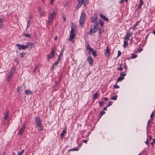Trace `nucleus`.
I'll return each instance as SVG.
<instances>
[{
    "mask_svg": "<svg viewBox=\"0 0 155 155\" xmlns=\"http://www.w3.org/2000/svg\"><path fill=\"white\" fill-rule=\"evenodd\" d=\"M35 122L36 124V126L38 127L39 131L43 130V128L42 126V121L41 120L39 117H36L35 118Z\"/></svg>",
    "mask_w": 155,
    "mask_h": 155,
    "instance_id": "f257e3e1",
    "label": "nucleus"
},
{
    "mask_svg": "<svg viewBox=\"0 0 155 155\" xmlns=\"http://www.w3.org/2000/svg\"><path fill=\"white\" fill-rule=\"evenodd\" d=\"M56 15V13L54 11L50 12L48 15V19L47 23L49 25H50L51 22H53V19L54 16Z\"/></svg>",
    "mask_w": 155,
    "mask_h": 155,
    "instance_id": "f03ea898",
    "label": "nucleus"
},
{
    "mask_svg": "<svg viewBox=\"0 0 155 155\" xmlns=\"http://www.w3.org/2000/svg\"><path fill=\"white\" fill-rule=\"evenodd\" d=\"M86 49L88 54H90L91 52L94 57H96L97 55L96 51L90 47L89 44L87 45Z\"/></svg>",
    "mask_w": 155,
    "mask_h": 155,
    "instance_id": "7ed1b4c3",
    "label": "nucleus"
},
{
    "mask_svg": "<svg viewBox=\"0 0 155 155\" xmlns=\"http://www.w3.org/2000/svg\"><path fill=\"white\" fill-rule=\"evenodd\" d=\"M78 3L77 6V8L79 9L80 8L83 4H84V6H86V4H88V0H77Z\"/></svg>",
    "mask_w": 155,
    "mask_h": 155,
    "instance_id": "20e7f679",
    "label": "nucleus"
},
{
    "mask_svg": "<svg viewBox=\"0 0 155 155\" xmlns=\"http://www.w3.org/2000/svg\"><path fill=\"white\" fill-rule=\"evenodd\" d=\"M75 28H74L72 27L71 28L70 36L68 40V41H71L72 42H74V40H73V39L75 37Z\"/></svg>",
    "mask_w": 155,
    "mask_h": 155,
    "instance_id": "39448f33",
    "label": "nucleus"
},
{
    "mask_svg": "<svg viewBox=\"0 0 155 155\" xmlns=\"http://www.w3.org/2000/svg\"><path fill=\"white\" fill-rule=\"evenodd\" d=\"M16 46L18 47V49L25 50L28 47V45L26 44L25 45H21L19 44H17Z\"/></svg>",
    "mask_w": 155,
    "mask_h": 155,
    "instance_id": "423d86ee",
    "label": "nucleus"
},
{
    "mask_svg": "<svg viewBox=\"0 0 155 155\" xmlns=\"http://www.w3.org/2000/svg\"><path fill=\"white\" fill-rule=\"evenodd\" d=\"M55 49V47L53 48L52 50L51 53L47 56L48 59L53 58L54 56Z\"/></svg>",
    "mask_w": 155,
    "mask_h": 155,
    "instance_id": "0eeeda50",
    "label": "nucleus"
},
{
    "mask_svg": "<svg viewBox=\"0 0 155 155\" xmlns=\"http://www.w3.org/2000/svg\"><path fill=\"white\" fill-rule=\"evenodd\" d=\"M25 128V124L23 125V126L21 127L20 130L18 132V134L19 135H22Z\"/></svg>",
    "mask_w": 155,
    "mask_h": 155,
    "instance_id": "6e6552de",
    "label": "nucleus"
},
{
    "mask_svg": "<svg viewBox=\"0 0 155 155\" xmlns=\"http://www.w3.org/2000/svg\"><path fill=\"white\" fill-rule=\"evenodd\" d=\"M87 61H88L89 64L92 66L93 65L94 60L93 58L91 57H88L87 59Z\"/></svg>",
    "mask_w": 155,
    "mask_h": 155,
    "instance_id": "1a4fd4ad",
    "label": "nucleus"
},
{
    "mask_svg": "<svg viewBox=\"0 0 155 155\" xmlns=\"http://www.w3.org/2000/svg\"><path fill=\"white\" fill-rule=\"evenodd\" d=\"M132 33L130 32L127 33L125 37L124 38V39H126L127 40H130L129 37L131 36L132 35Z\"/></svg>",
    "mask_w": 155,
    "mask_h": 155,
    "instance_id": "9d476101",
    "label": "nucleus"
},
{
    "mask_svg": "<svg viewBox=\"0 0 155 155\" xmlns=\"http://www.w3.org/2000/svg\"><path fill=\"white\" fill-rule=\"evenodd\" d=\"M86 18V15L85 13L84 12H83L81 16L80 19H81L85 20Z\"/></svg>",
    "mask_w": 155,
    "mask_h": 155,
    "instance_id": "9b49d317",
    "label": "nucleus"
},
{
    "mask_svg": "<svg viewBox=\"0 0 155 155\" xmlns=\"http://www.w3.org/2000/svg\"><path fill=\"white\" fill-rule=\"evenodd\" d=\"M97 31V30H95L94 29H91L89 32L87 33L88 34H92L96 32Z\"/></svg>",
    "mask_w": 155,
    "mask_h": 155,
    "instance_id": "f8f14e48",
    "label": "nucleus"
},
{
    "mask_svg": "<svg viewBox=\"0 0 155 155\" xmlns=\"http://www.w3.org/2000/svg\"><path fill=\"white\" fill-rule=\"evenodd\" d=\"M100 15L101 18L103 19L106 21H109L108 19L104 15L102 14L101 13Z\"/></svg>",
    "mask_w": 155,
    "mask_h": 155,
    "instance_id": "ddd939ff",
    "label": "nucleus"
},
{
    "mask_svg": "<svg viewBox=\"0 0 155 155\" xmlns=\"http://www.w3.org/2000/svg\"><path fill=\"white\" fill-rule=\"evenodd\" d=\"M105 54L107 57L109 56L110 55V51L108 49V46L107 47V49L105 51Z\"/></svg>",
    "mask_w": 155,
    "mask_h": 155,
    "instance_id": "4468645a",
    "label": "nucleus"
},
{
    "mask_svg": "<svg viewBox=\"0 0 155 155\" xmlns=\"http://www.w3.org/2000/svg\"><path fill=\"white\" fill-rule=\"evenodd\" d=\"M15 68H12L11 70L10 71V72L9 74L13 75L15 71Z\"/></svg>",
    "mask_w": 155,
    "mask_h": 155,
    "instance_id": "2eb2a0df",
    "label": "nucleus"
},
{
    "mask_svg": "<svg viewBox=\"0 0 155 155\" xmlns=\"http://www.w3.org/2000/svg\"><path fill=\"white\" fill-rule=\"evenodd\" d=\"M97 19V17L96 15H94L92 17L91 19V21L92 22H95L96 21Z\"/></svg>",
    "mask_w": 155,
    "mask_h": 155,
    "instance_id": "dca6fc26",
    "label": "nucleus"
},
{
    "mask_svg": "<svg viewBox=\"0 0 155 155\" xmlns=\"http://www.w3.org/2000/svg\"><path fill=\"white\" fill-rule=\"evenodd\" d=\"M85 20L81 19L80 20L79 25L80 27L83 26L84 24V21Z\"/></svg>",
    "mask_w": 155,
    "mask_h": 155,
    "instance_id": "f3484780",
    "label": "nucleus"
},
{
    "mask_svg": "<svg viewBox=\"0 0 155 155\" xmlns=\"http://www.w3.org/2000/svg\"><path fill=\"white\" fill-rule=\"evenodd\" d=\"M26 44L28 45V47L30 46L31 48H33L35 46V45L33 43L31 42H28L26 43Z\"/></svg>",
    "mask_w": 155,
    "mask_h": 155,
    "instance_id": "a211bd4d",
    "label": "nucleus"
},
{
    "mask_svg": "<svg viewBox=\"0 0 155 155\" xmlns=\"http://www.w3.org/2000/svg\"><path fill=\"white\" fill-rule=\"evenodd\" d=\"M4 19L2 18H0V28H2L3 26V22H4Z\"/></svg>",
    "mask_w": 155,
    "mask_h": 155,
    "instance_id": "6ab92c4d",
    "label": "nucleus"
},
{
    "mask_svg": "<svg viewBox=\"0 0 155 155\" xmlns=\"http://www.w3.org/2000/svg\"><path fill=\"white\" fill-rule=\"evenodd\" d=\"M66 132H67V129L66 128L64 129L63 130V132L61 134V135H60L61 137H63V136H64V134H65L66 133Z\"/></svg>",
    "mask_w": 155,
    "mask_h": 155,
    "instance_id": "aec40b11",
    "label": "nucleus"
},
{
    "mask_svg": "<svg viewBox=\"0 0 155 155\" xmlns=\"http://www.w3.org/2000/svg\"><path fill=\"white\" fill-rule=\"evenodd\" d=\"M41 8H39L38 11L39 12L40 15L41 16H42L43 15V14L44 13V12L42 11H41Z\"/></svg>",
    "mask_w": 155,
    "mask_h": 155,
    "instance_id": "412c9836",
    "label": "nucleus"
},
{
    "mask_svg": "<svg viewBox=\"0 0 155 155\" xmlns=\"http://www.w3.org/2000/svg\"><path fill=\"white\" fill-rule=\"evenodd\" d=\"M98 32L100 35H101L102 33H103L104 32V30L102 28H100L98 27Z\"/></svg>",
    "mask_w": 155,
    "mask_h": 155,
    "instance_id": "4be33fe9",
    "label": "nucleus"
},
{
    "mask_svg": "<svg viewBox=\"0 0 155 155\" xmlns=\"http://www.w3.org/2000/svg\"><path fill=\"white\" fill-rule=\"evenodd\" d=\"M13 75L9 74L7 78V81H9L11 79L12 77H13Z\"/></svg>",
    "mask_w": 155,
    "mask_h": 155,
    "instance_id": "5701e85b",
    "label": "nucleus"
},
{
    "mask_svg": "<svg viewBox=\"0 0 155 155\" xmlns=\"http://www.w3.org/2000/svg\"><path fill=\"white\" fill-rule=\"evenodd\" d=\"M60 60V57H59L57 61H56V62H55L53 64L52 66V68H53V66H54V65H58V63L59 62V61Z\"/></svg>",
    "mask_w": 155,
    "mask_h": 155,
    "instance_id": "b1692460",
    "label": "nucleus"
},
{
    "mask_svg": "<svg viewBox=\"0 0 155 155\" xmlns=\"http://www.w3.org/2000/svg\"><path fill=\"white\" fill-rule=\"evenodd\" d=\"M127 44H128V42L127 41L124 40V45H123V47L124 48H126L127 47Z\"/></svg>",
    "mask_w": 155,
    "mask_h": 155,
    "instance_id": "393cba45",
    "label": "nucleus"
},
{
    "mask_svg": "<svg viewBox=\"0 0 155 155\" xmlns=\"http://www.w3.org/2000/svg\"><path fill=\"white\" fill-rule=\"evenodd\" d=\"M23 36L27 37L28 38H30V35L28 34L25 33L23 34Z\"/></svg>",
    "mask_w": 155,
    "mask_h": 155,
    "instance_id": "a878e982",
    "label": "nucleus"
},
{
    "mask_svg": "<svg viewBox=\"0 0 155 155\" xmlns=\"http://www.w3.org/2000/svg\"><path fill=\"white\" fill-rule=\"evenodd\" d=\"M99 25L101 27H102L103 26L104 23L102 20L101 19L99 20Z\"/></svg>",
    "mask_w": 155,
    "mask_h": 155,
    "instance_id": "bb28decb",
    "label": "nucleus"
},
{
    "mask_svg": "<svg viewBox=\"0 0 155 155\" xmlns=\"http://www.w3.org/2000/svg\"><path fill=\"white\" fill-rule=\"evenodd\" d=\"M25 92L27 95H30L32 93V92L31 91H29L28 90H25Z\"/></svg>",
    "mask_w": 155,
    "mask_h": 155,
    "instance_id": "cd10ccee",
    "label": "nucleus"
},
{
    "mask_svg": "<svg viewBox=\"0 0 155 155\" xmlns=\"http://www.w3.org/2000/svg\"><path fill=\"white\" fill-rule=\"evenodd\" d=\"M8 112H9L8 111L7 112V113L5 115L4 117V120H7L8 119Z\"/></svg>",
    "mask_w": 155,
    "mask_h": 155,
    "instance_id": "c85d7f7f",
    "label": "nucleus"
},
{
    "mask_svg": "<svg viewBox=\"0 0 155 155\" xmlns=\"http://www.w3.org/2000/svg\"><path fill=\"white\" fill-rule=\"evenodd\" d=\"M98 93L97 92L94 95L93 97V99L94 100L97 98V97L98 96Z\"/></svg>",
    "mask_w": 155,
    "mask_h": 155,
    "instance_id": "c756f323",
    "label": "nucleus"
},
{
    "mask_svg": "<svg viewBox=\"0 0 155 155\" xmlns=\"http://www.w3.org/2000/svg\"><path fill=\"white\" fill-rule=\"evenodd\" d=\"M79 149L78 147H76L75 148H74L73 149H71L70 150H69V152L70 151H78Z\"/></svg>",
    "mask_w": 155,
    "mask_h": 155,
    "instance_id": "7c9ffc66",
    "label": "nucleus"
},
{
    "mask_svg": "<svg viewBox=\"0 0 155 155\" xmlns=\"http://www.w3.org/2000/svg\"><path fill=\"white\" fill-rule=\"evenodd\" d=\"M105 113V112L104 110H102L100 112V114H99V115H100V118Z\"/></svg>",
    "mask_w": 155,
    "mask_h": 155,
    "instance_id": "2f4dec72",
    "label": "nucleus"
},
{
    "mask_svg": "<svg viewBox=\"0 0 155 155\" xmlns=\"http://www.w3.org/2000/svg\"><path fill=\"white\" fill-rule=\"evenodd\" d=\"M124 78L121 77L120 76V77L118 78L117 82H118L119 81H122L124 79Z\"/></svg>",
    "mask_w": 155,
    "mask_h": 155,
    "instance_id": "473e14b6",
    "label": "nucleus"
},
{
    "mask_svg": "<svg viewBox=\"0 0 155 155\" xmlns=\"http://www.w3.org/2000/svg\"><path fill=\"white\" fill-rule=\"evenodd\" d=\"M126 75V74L124 72H121L120 74V76L121 77H123Z\"/></svg>",
    "mask_w": 155,
    "mask_h": 155,
    "instance_id": "72a5a7b5",
    "label": "nucleus"
},
{
    "mask_svg": "<svg viewBox=\"0 0 155 155\" xmlns=\"http://www.w3.org/2000/svg\"><path fill=\"white\" fill-rule=\"evenodd\" d=\"M118 96L115 95L114 96L111 98V99L114 100H116L117 99Z\"/></svg>",
    "mask_w": 155,
    "mask_h": 155,
    "instance_id": "f704fd0d",
    "label": "nucleus"
},
{
    "mask_svg": "<svg viewBox=\"0 0 155 155\" xmlns=\"http://www.w3.org/2000/svg\"><path fill=\"white\" fill-rule=\"evenodd\" d=\"M119 66H120V68H117V70H119L120 71H122L123 70V68H122L121 64H119Z\"/></svg>",
    "mask_w": 155,
    "mask_h": 155,
    "instance_id": "c9c22d12",
    "label": "nucleus"
},
{
    "mask_svg": "<svg viewBox=\"0 0 155 155\" xmlns=\"http://www.w3.org/2000/svg\"><path fill=\"white\" fill-rule=\"evenodd\" d=\"M94 25H95V26H96L97 27H99L98 26V23L97 21H96L94 22Z\"/></svg>",
    "mask_w": 155,
    "mask_h": 155,
    "instance_id": "e433bc0d",
    "label": "nucleus"
},
{
    "mask_svg": "<svg viewBox=\"0 0 155 155\" xmlns=\"http://www.w3.org/2000/svg\"><path fill=\"white\" fill-rule=\"evenodd\" d=\"M112 104H113V103L112 102H111V101L109 102L107 106V107H109Z\"/></svg>",
    "mask_w": 155,
    "mask_h": 155,
    "instance_id": "4c0bfd02",
    "label": "nucleus"
},
{
    "mask_svg": "<svg viewBox=\"0 0 155 155\" xmlns=\"http://www.w3.org/2000/svg\"><path fill=\"white\" fill-rule=\"evenodd\" d=\"M38 67V65H36L35 67L33 70V72L34 73H35L36 71V70H37V69Z\"/></svg>",
    "mask_w": 155,
    "mask_h": 155,
    "instance_id": "58836bf2",
    "label": "nucleus"
},
{
    "mask_svg": "<svg viewBox=\"0 0 155 155\" xmlns=\"http://www.w3.org/2000/svg\"><path fill=\"white\" fill-rule=\"evenodd\" d=\"M26 54V53H23L22 52V53H21L20 54V57L21 58H23L24 55H25Z\"/></svg>",
    "mask_w": 155,
    "mask_h": 155,
    "instance_id": "ea45409f",
    "label": "nucleus"
},
{
    "mask_svg": "<svg viewBox=\"0 0 155 155\" xmlns=\"http://www.w3.org/2000/svg\"><path fill=\"white\" fill-rule=\"evenodd\" d=\"M123 66L125 69V71L126 72L127 70V66L126 64L125 63H124V64Z\"/></svg>",
    "mask_w": 155,
    "mask_h": 155,
    "instance_id": "a19ab883",
    "label": "nucleus"
},
{
    "mask_svg": "<svg viewBox=\"0 0 155 155\" xmlns=\"http://www.w3.org/2000/svg\"><path fill=\"white\" fill-rule=\"evenodd\" d=\"M137 57V55L134 54H133L131 56V58H136V57Z\"/></svg>",
    "mask_w": 155,
    "mask_h": 155,
    "instance_id": "79ce46f5",
    "label": "nucleus"
},
{
    "mask_svg": "<svg viewBox=\"0 0 155 155\" xmlns=\"http://www.w3.org/2000/svg\"><path fill=\"white\" fill-rule=\"evenodd\" d=\"M24 150H22L21 152L18 153V155H21V154L24 152Z\"/></svg>",
    "mask_w": 155,
    "mask_h": 155,
    "instance_id": "37998d69",
    "label": "nucleus"
},
{
    "mask_svg": "<svg viewBox=\"0 0 155 155\" xmlns=\"http://www.w3.org/2000/svg\"><path fill=\"white\" fill-rule=\"evenodd\" d=\"M104 103V102L103 101L100 102L99 103V104H100V107H101L103 104Z\"/></svg>",
    "mask_w": 155,
    "mask_h": 155,
    "instance_id": "c03bdc74",
    "label": "nucleus"
},
{
    "mask_svg": "<svg viewBox=\"0 0 155 155\" xmlns=\"http://www.w3.org/2000/svg\"><path fill=\"white\" fill-rule=\"evenodd\" d=\"M30 20H29L28 21L27 28H29V26L30 25Z\"/></svg>",
    "mask_w": 155,
    "mask_h": 155,
    "instance_id": "a18cd8bd",
    "label": "nucleus"
},
{
    "mask_svg": "<svg viewBox=\"0 0 155 155\" xmlns=\"http://www.w3.org/2000/svg\"><path fill=\"white\" fill-rule=\"evenodd\" d=\"M139 22L138 21H137L136 22V23H135L134 26V29L135 28V27L137 25H138L139 24Z\"/></svg>",
    "mask_w": 155,
    "mask_h": 155,
    "instance_id": "49530a36",
    "label": "nucleus"
},
{
    "mask_svg": "<svg viewBox=\"0 0 155 155\" xmlns=\"http://www.w3.org/2000/svg\"><path fill=\"white\" fill-rule=\"evenodd\" d=\"M121 54V52L119 50L118 51V55L117 56H120Z\"/></svg>",
    "mask_w": 155,
    "mask_h": 155,
    "instance_id": "de8ad7c7",
    "label": "nucleus"
},
{
    "mask_svg": "<svg viewBox=\"0 0 155 155\" xmlns=\"http://www.w3.org/2000/svg\"><path fill=\"white\" fill-rule=\"evenodd\" d=\"M114 88H119V86L117 85H116L114 86Z\"/></svg>",
    "mask_w": 155,
    "mask_h": 155,
    "instance_id": "09e8293b",
    "label": "nucleus"
},
{
    "mask_svg": "<svg viewBox=\"0 0 155 155\" xmlns=\"http://www.w3.org/2000/svg\"><path fill=\"white\" fill-rule=\"evenodd\" d=\"M143 0H140V3H139V5H142L143 4Z\"/></svg>",
    "mask_w": 155,
    "mask_h": 155,
    "instance_id": "8fccbe9b",
    "label": "nucleus"
},
{
    "mask_svg": "<svg viewBox=\"0 0 155 155\" xmlns=\"http://www.w3.org/2000/svg\"><path fill=\"white\" fill-rule=\"evenodd\" d=\"M94 29H95V30H97V28H98V27H96V26H95V25H94V27H93Z\"/></svg>",
    "mask_w": 155,
    "mask_h": 155,
    "instance_id": "3c124183",
    "label": "nucleus"
},
{
    "mask_svg": "<svg viewBox=\"0 0 155 155\" xmlns=\"http://www.w3.org/2000/svg\"><path fill=\"white\" fill-rule=\"evenodd\" d=\"M108 99L107 97H104V100L105 101H107Z\"/></svg>",
    "mask_w": 155,
    "mask_h": 155,
    "instance_id": "603ef678",
    "label": "nucleus"
},
{
    "mask_svg": "<svg viewBox=\"0 0 155 155\" xmlns=\"http://www.w3.org/2000/svg\"><path fill=\"white\" fill-rule=\"evenodd\" d=\"M33 16L32 15H30V17H29V19L32 18H33Z\"/></svg>",
    "mask_w": 155,
    "mask_h": 155,
    "instance_id": "864d4df0",
    "label": "nucleus"
},
{
    "mask_svg": "<svg viewBox=\"0 0 155 155\" xmlns=\"http://www.w3.org/2000/svg\"><path fill=\"white\" fill-rule=\"evenodd\" d=\"M150 117L151 118H152L153 117V112H152L151 114Z\"/></svg>",
    "mask_w": 155,
    "mask_h": 155,
    "instance_id": "5fc2aeb1",
    "label": "nucleus"
},
{
    "mask_svg": "<svg viewBox=\"0 0 155 155\" xmlns=\"http://www.w3.org/2000/svg\"><path fill=\"white\" fill-rule=\"evenodd\" d=\"M145 142L147 144H148V139H147L146 141H145Z\"/></svg>",
    "mask_w": 155,
    "mask_h": 155,
    "instance_id": "6e6d98bb",
    "label": "nucleus"
},
{
    "mask_svg": "<svg viewBox=\"0 0 155 155\" xmlns=\"http://www.w3.org/2000/svg\"><path fill=\"white\" fill-rule=\"evenodd\" d=\"M143 50V49L142 48H141V49H139L138 51L140 53V52L142 50Z\"/></svg>",
    "mask_w": 155,
    "mask_h": 155,
    "instance_id": "4d7b16f0",
    "label": "nucleus"
},
{
    "mask_svg": "<svg viewBox=\"0 0 155 155\" xmlns=\"http://www.w3.org/2000/svg\"><path fill=\"white\" fill-rule=\"evenodd\" d=\"M151 122V120H149L147 122V124H150Z\"/></svg>",
    "mask_w": 155,
    "mask_h": 155,
    "instance_id": "13d9d810",
    "label": "nucleus"
},
{
    "mask_svg": "<svg viewBox=\"0 0 155 155\" xmlns=\"http://www.w3.org/2000/svg\"><path fill=\"white\" fill-rule=\"evenodd\" d=\"M141 5H140L139 4V5H138V9H139L141 7Z\"/></svg>",
    "mask_w": 155,
    "mask_h": 155,
    "instance_id": "bf43d9fd",
    "label": "nucleus"
},
{
    "mask_svg": "<svg viewBox=\"0 0 155 155\" xmlns=\"http://www.w3.org/2000/svg\"><path fill=\"white\" fill-rule=\"evenodd\" d=\"M63 51H61V54H60L59 56L62 55L63 54Z\"/></svg>",
    "mask_w": 155,
    "mask_h": 155,
    "instance_id": "052dcab7",
    "label": "nucleus"
},
{
    "mask_svg": "<svg viewBox=\"0 0 155 155\" xmlns=\"http://www.w3.org/2000/svg\"><path fill=\"white\" fill-rule=\"evenodd\" d=\"M54 0H50V1H51L50 4L51 5H52L53 4V2Z\"/></svg>",
    "mask_w": 155,
    "mask_h": 155,
    "instance_id": "680f3d73",
    "label": "nucleus"
},
{
    "mask_svg": "<svg viewBox=\"0 0 155 155\" xmlns=\"http://www.w3.org/2000/svg\"><path fill=\"white\" fill-rule=\"evenodd\" d=\"M88 141V140H83V142L84 143H87V142Z\"/></svg>",
    "mask_w": 155,
    "mask_h": 155,
    "instance_id": "e2e57ef3",
    "label": "nucleus"
},
{
    "mask_svg": "<svg viewBox=\"0 0 155 155\" xmlns=\"http://www.w3.org/2000/svg\"><path fill=\"white\" fill-rule=\"evenodd\" d=\"M63 20L64 21H66V18L64 17H63Z\"/></svg>",
    "mask_w": 155,
    "mask_h": 155,
    "instance_id": "0e129e2a",
    "label": "nucleus"
},
{
    "mask_svg": "<svg viewBox=\"0 0 155 155\" xmlns=\"http://www.w3.org/2000/svg\"><path fill=\"white\" fill-rule=\"evenodd\" d=\"M19 88H19V87H17V91L18 92H19V90H19Z\"/></svg>",
    "mask_w": 155,
    "mask_h": 155,
    "instance_id": "69168bd1",
    "label": "nucleus"
},
{
    "mask_svg": "<svg viewBox=\"0 0 155 155\" xmlns=\"http://www.w3.org/2000/svg\"><path fill=\"white\" fill-rule=\"evenodd\" d=\"M123 2V0H121V1L120 2V3L121 4V3H122Z\"/></svg>",
    "mask_w": 155,
    "mask_h": 155,
    "instance_id": "338daca9",
    "label": "nucleus"
},
{
    "mask_svg": "<svg viewBox=\"0 0 155 155\" xmlns=\"http://www.w3.org/2000/svg\"><path fill=\"white\" fill-rule=\"evenodd\" d=\"M153 142H154V143L155 144V139H154L153 140Z\"/></svg>",
    "mask_w": 155,
    "mask_h": 155,
    "instance_id": "774afa93",
    "label": "nucleus"
}]
</instances>
